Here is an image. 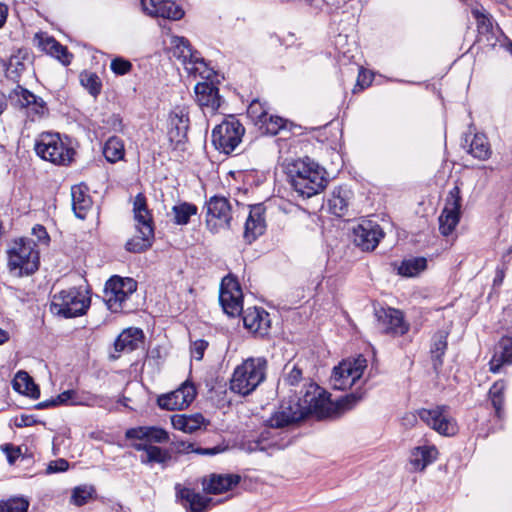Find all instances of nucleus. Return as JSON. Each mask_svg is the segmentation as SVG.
<instances>
[{"mask_svg":"<svg viewBox=\"0 0 512 512\" xmlns=\"http://www.w3.org/2000/svg\"><path fill=\"white\" fill-rule=\"evenodd\" d=\"M426 268V259L419 257L404 260L398 268L400 275L413 277L419 274Z\"/></svg>","mask_w":512,"mask_h":512,"instance_id":"43","label":"nucleus"},{"mask_svg":"<svg viewBox=\"0 0 512 512\" xmlns=\"http://www.w3.org/2000/svg\"><path fill=\"white\" fill-rule=\"evenodd\" d=\"M376 317L380 329L386 334L401 336L409 329V325L404 320V316L400 310L382 308L376 312Z\"/></svg>","mask_w":512,"mask_h":512,"instance_id":"18","label":"nucleus"},{"mask_svg":"<svg viewBox=\"0 0 512 512\" xmlns=\"http://www.w3.org/2000/svg\"><path fill=\"white\" fill-rule=\"evenodd\" d=\"M124 154V143L119 137L113 136L106 141L103 147V155L108 162L115 163L122 160Z\"/></svg>","mask_w":512,"mask_h":512,"instance_id":"36","label":"nucleus"},{"mask_svg":"<svg viewBox=\"0 0 512 512\" xmlns=\"http://www.w3.org/2000/svg\"><path fill=\"white\" fill-rule=\"evenodd\" d=\"M503 279H504V272H503V270H498L497 274H496V277L494 279V283L495 284H501Z\"/></svg>","mask_w":512,"mask_h":512,"instance_id":"61","label":"nucleus"},{"mask_svg":"<svg viewBox=\"0 0 512 512\" xmlns=\"http://www.w3.org/2000/svg\"><path fill=\"white\" fill-rule=\"evenodd\" d=\"M462 197L459 186L455 185L445 200V206L439 216V229L444 236L450 235L458 225L461 216Z\"/></svg>","mask_w":512,"mask_h":512,"instance_id":"15","label":"nucleus"},{"mask_svg":"<svg viewBox=\"0 0 512 512\" xmlns=\"http://www.w3.org/2000/svg\"><path fill=\"white\" fill-rule=\"evenodd\" d=\"M416 419H417V416L413 413H409L407 415H405V417L403 418V421H404V424L405 425H413L415 422H416Z\"/></svg>","mask_w":512,"mask_h":512,"instance_id":"59","label":"nucleus"},{"mask_svg":"<svg viewBox=\"0 0 512 512\" xmlns=\"http://www.w3.org/2000/svg\"><path fill=\"white\" fill-rule=\"evenodd\" d=\"M196 389L192 383L184 382L178 389L158 397L160 408L173 411L187 408L195 399Z\"/></svg>","mask_w":512,"mask_h":512,"instance_id":"16","label":"nucleus"},{"mask_svg":"<svg viewBox=\"0 0 512 512\" xmlns=\"http://www.w3.org/2000/svg\"><path fill=\"white\" fill-rule=\"evenodd\" d=\"M125 437L130 441L132 448L143 452L140 456L141 463L165 465L171 460L169 450L153 445L168 442L169 435L166 430L156 426H139L128 429Z\"/></svg>","mask_w":512,"mask_h":512,"instance_id":"3","label":"nucleus"},{"mask_svg":"<svg viewBox=\"0 0 512 512\" xmlns=\"http://www.w3.org/2000/svg\"><path fill=\"white\" fill-rule=\"evenodd\" d=\"M267 360L250 357L238 365L230 380V389L240 395L252 393L266 378Z\"/></svg>","mask_w":512,"mask_h":512,"instance_id":"5","label":"nucleus"},{"mask_svg":"<svg viewBox=\"0 0 512 512\" xmlns=\"http://www.w3.org/2000/svg\"><path fill=\"white\" fill-rule=\"evenodd\" d=\"M13 388L15 391L30 396L32 398L39 397V389L33 382L32 378L25 371H18L13 379Z\"/></svg>","mask_w":512,"mask_h":512,"instance_id":"34","label":"nucleus"},{"mask_svg":"<svg viewBox=\"0 0 512 512\" xmlns=\"http://www.w3.org/2000/svg\"><path fill=\"white\" fill-rule=\"evenodd\" d=\"M276 446L277 443L271 438V432L269 430L263 431L256 439L247 440L242 444L243 449L248 453L267 451Z\"/></svg>","mask_w":512,"mask_h":512,"instance_id":"35","label":"nucleus"},{"mask_svg":"<svg viewBox=\"0 0 512 512\" xmlns=\"http://www.w3.org/2000/svg\"><path fill=\"white\" fill-rule=\"evenodd\" d=\"M417 416L431 429L443 436L451 437L457 434L458 424L446 405H438L430 409H419Z\"/></svg>","mask_w":512,"mask_h":512,"instance_id":"14","label":"nucleus"},{"mask_svg":"<svg viewBox=\"0 0 512 512\" xmlns=\"http://www.w3.org/2000/svg\"><path fill=\"white\" fill-rule=\"evenodd\" d=\"M90 306L88 292L81 288H68L53 295L50 303L52 314L63 318H75L86 313Z\"/></svg>","mask_w":512,"mask_h":512,"instance_id":"8","label":"nucleus"},{"mask_svg":"<svg viewBox=\"0 0 512 512\" xmlns=\"http://www.w3.org/2000/svg\"><path fill=\"white\" fill-rule=\"evenodd\" d=\"M171 424L173 428L184 433H194L202 427H206L208 421L205 420L202 414L195 413L191 415L175 414L171 416Z\"/></svg>","mask_w":512,"mask_h":512,"instance_id":"28","label":"nucleus"},{"mask_svg":"<svg viewBox=\"0 0 512 512\" xmlns=\"http://www.w3.org/2000/svg\"><path fill=\"white\" fill-rule=\"evenodd\" d=\"M132 68V63L120 56L113 58L110 63L111 71L117 76H123L130 73Z\"/></svg>","mask_w":512,"mask_h":512,"instance_id":"49","label":"nucleus"},{"mask_svg":"<svg viewBox=\"0 0 512 512\" xmlns=\"http://www.w3.org/2000/svg\"><path fill=\"white\" fill-rule=\"evenodd\" d=\"M170 49L174 57L179 59L185 66L197 52L193 50L189 40L182 36H172L170 39Z\"/></svg>","mask_w":512,"mask_h":512,"instance_id":"32","label":"nucleus"},{"mask_svg":"<svg viewBox=\"0 0 512 512\" xmlns=\"http://www.w3.org/2000/svg\"><path fill=\"white\" fill-rule=\"evenodd\" d=\"M28 507V500L22 497H15L0 502V512H27Z\"/></svg>","mask_w":512,"mask_h":512,"instance_id":"46","label":"nucleus"},{"mask_svg":"<svg viewBox=\"0 0 512 512\" xmlns=\"http://www.w3.org/2000/svg\"><path fill=\"white\" fill-rule=\"evenodd\" d=\"M364 392L357 390L332 401L329 394L314 382L305 384L302 399L284 400L268 420L270 428H284L304 420L313 414L319 419L335 418L352 409L364 397Z\"/></svg>","mask_w":512,"mask_h":512,"instance_id":"1","label":"nucleus"},{"mask_svg":"<svg viewBox=\"0 0 512 512\" xmlns=\"http://www.w3.org/2000/svg\"><path fill=\"white\" fill-rule=\"evenodd\" d=\"M137 234L126 243L129 252L141 253L151 247L154 238L152 216L142 193L136 195L133 203Z\"/></svg>","mask_w":512,"mask_h":512,"instance_id":"7","label":"nucleus"},{"mask_svg":"<svg viewBox=\"0 0 512 512\" xmlns=\"http://www.w3.org/2000/svg\"><path fill=\"white\" fill-rule=\"evenodd\" d=\"M266 224L263 217V209L261 206H255L250 209L249 216L245 222L244 237L248 242L254 241L265 231Z\"/></svg>","mask_w":512,"mask_h":512,"instance_id":"27","label":"nucleus"},{"mask_svg":"<svg viewBox=\"0 0 512 512\" xmlns=\"http://www.w3.org/2000/svg\"><path fill=\"white\" fill-rule=\"evenodd\" d=\"M101 398L95 394L85 391L66 390L56 398L38 404L39 408H46L61 404L80 405L93 407L100 405Z\"/></svg>","mask_w":512,"mask_h":512,"instance_id":"21","label":"nucleus"},{"mask_svg":"<svg viewBox=\"0 0 512 512\" xmlns=\"http://www.w3.org/2000/svg\"><path fill=\"white\" fill-rule=\"evenodd\" d=\"M32 234L37 238L38 242L47 245L50 241V237L46 231V228L42 225H36L32 229Z\"/></svg>","mask_w":512,"mask_h":512,"instance_id":"54","label":"nucleus"},{"mask_svg":"<svg viewBox=\"0 0 512 512\" xmlns=\"http://www.w3.org/2000/svg\"><path fill=\"white\" fill-rule=\"evenodd\" d=\"M505 48L506 50L512 55V42L511 41H508L506 44H505Z\"/></svg>","mask_w":512,"mask_h":512,"instance_id":"63","label":"nucleus"},{"mask_svg":"<svg viewBox=\"0 0 512 512\" xmlns=\"http://www.w3.org/2000/svg\"><path fill=\"white\" fill-rule=\"evenodd\" d=\"M245 128L234 116H229L212 131V143L225 154L232 153L241 143Z\"/></svg>","mask_w":512,"mask_h":512,"instance_id":"12","label":"nucleus"},{"mask_svg":"<svg viewBox=\"0 0 512 512\" xmlns=\"http://www.w3.org/2000/svg\"><path fill=\"white\" fill-rule=\"evenodd\" d=\"M36 154L55 165H68L73 161L74 149L65 142L59 133L44 132L35 143Z\"/></svg>","mask_w":512,"mask_h":512,"instance_id":"9","label":"nucleus"},{"mask_svg":"<svg viewBox=\"0 0 512 512\" xmlns=\"http://www.w3.org/2000/svg\"><path fill=\"white\" fill-rule=\"evenodd\" d=\"M9 333L6 330L0 328V345L4 344L9 340Z\"/></svg>","mask_w":512,"mask_h":512,"instance_id":"60","label":"nucleus"},{"mask_svg":"<svg viewBox=\"0 0 512 512\" xmlns=\"http://www.w3.org/2000/svg\"><path fill=\"white\" fill-rule=\"evenodd\" d=\"M143 11L152 17L177 21L183 18V8L173 0H140Z\"/></svg>","mask_w":512,"mask_h":512,"instance_id":"20","label":"nucleus"},{"mask_svg":"<svg viewBox=\"0 0 512 512\" xmlns=\"http://www.w3.org/2000/svg\"><path fill=\"white\" fill-rule=\"evenodd\" d=\"M198 208L196 205L188 202H181L172 207L173 222L176 225H187L191 216L196 215Z\"/></svg>","mask_w":512,"mask_h":512,"instance_id":"37","label":"nucleus"},{"mask_svg":"<svg viewBox=\"0 0 512 512\" xmlns=\"http://www.w3.org/2000/svg\"><path fill=\"white\" fill-rule=\"evenodd\" d=\"M329 205L335 215L342 216L347 209L348 203L345 196H342L339 191L338 194L333 193L332 198L329 200Z\"/></svg>","mask_w":512,"mask_h":512,"instance_id":"51","label":"nucleus"},{"mask_svg":"<svg viewBox=\"0 0 512 512\" xmlns=\"http://www.w3.org/2000/svg\"><path fill=\"white\" fill-rule=\"evenodd\" d=\"M8 9L7 6L0 3V28L4 25L7 18Z\"/></svg>","mask_w":512,"mask_h":512,"instance_id":"58","label":"nucleus"},{"mask_svg":"<svg viewBox=\"0 0 512 512\" xmlns=\"http://www.w3.org/2000/svg\"><path fill=\"white\" fill-rule=\"evenodd\" d=\"M469 153L479 160H486L489 158L491 149L484 134L474 135L470 144Z\"/></svg>","mask_w":512,"mask_h":512,"instance_id":"40","label":"nucleus"},{"mask_svg":"<svg viewBox=\"0 0 512 512\" xmlns=\"http://www.w3.org/2000/svg\"><path fill=\"white\" fill-rule=\"evenodd\" d=\"M33 423L31 416L22 415L20 418H16L15 425L18 427L30 426Z\"/></svg>","mask_w":512,"mask_h":512,"instance_id":"57","label":"nucleus"},{"mask_svg":"<svg viewBox=\"0 0 512 512\" xmlns=\"http://www.w3.org/2000/svg\"><path fill=\"white\" fill-rule=\"evenodd\" d=\"M383 236L384 232L380 225L371 220H362L353 229L354 243L366 251L374 250Z\"/></svg>","mask_w":512,"mask_h":512,"instance_id":"17","label":"nucleus"},{"mask_svg":"<svg viewBox=\"0 0 512 512\" xmlns=\"http://www.w3.org/2000/svg\"><path fill=\"white\" fill-rule=\"evenodd\" d=\"M8 268L14 276L29 275L38 270L39 251L32 239L15 240L7 251Z\"/></svg>","mask_w":512,"mask_h":512,"instance_id":"6","label":"nucleus"},{"mask_svg":"<svg viewBox=\"0 0 512 512\" xmlns=\"http://www.w3.org/2000/svg\"><path fill=\"white\" fill-rule=\"evenodd\" d=\"M208 342L203 339H198L192 342L190 347L191 357L197 361L203 359L204 352L208 348Z\"/></svg>","mask_w":512,"mask_h":512,"instance_id":"52","label":"nucleus"},{"mask_svg":"<svg viewBox=\"0 0 512 512\" xmlns=\"http://www.w3.org/2000/svg\"><path fill=\"white\" fill-rule=\"evenodd\" d=\"M286 124V119L269 113L258 129L264 134L276 135Z\"/></svg>","mask_w":512,"mask_h":512,"instance_id":"44","label":"nucleus"},{"mask_svg":"<svg viewBox=\"0 0 512 512\" xmlns=\"http://www.w3.org/2000/svg\"><path fill=\"white\" fill-rule=\"evenodd\" d=\"M174 447L176 451L179 453H188L190 451H193V445L191 443H186L184 441L175 442Z\"/></svg>","mask_w":512,"mask_h":512,"instance_id":"56","label":"nucleus"},{"mask_svg":"<svg viewBox=\"0 0 512 512\" xmlns=\"http://www.w3.org/2000/svg\"><path fill=\"white\" fill-rule=\"evenodd\" d=\"M34 43L44 52L58 59L63 65H69L72 60L67 48L61 45L47 33H36L33 39Z\"/></svg>","mask_w":512,"mask_h":512,"instance_id":"23","label":"nucleus"},{"mask_svg":"<svg viewBox=\"0 0 512 512\" xmlns=\"http://www.w3.org/2000/svg\"><path fill=\"white\" fill-rule=\"evenodd\" d=\"M472 15L476 20L477 28L480 33H488L492 30L493 23L490 15L478 8L472 10Z\"/></svg>","mask_w":512,"mask_h":512,"instance_id":"48","label":"nucleus"},{"mask_svg":"<svg viewBox=\"0 0 512 512\" xmlns=\"http://www.w3.org/2000/svg\"><path fill=\"white\" fill-rule=\"evenodd\" d=\"M438 455L435 446H419L411 451L410 464L415 471H423L429 464L433 463Z\"/></svg>","mask_w":512,"mask_h":512,"instance_id":"31","label":"nucleus"},{"mask_svg":"<svg viewBox=\"0 0 512 512\" xmlns=\"http://www.w3.org/2000/svg\"><path fill=\"white\" fill-rule=\"evenodd\" d=\"M176 497L180 500L182 506L190 512H206L211 499L207 498L194 490L184 487L181 484L175 486Z\"/></svg>","mask_w":512,"mask_h":512,"instance_id":"24","label":"nucleus"},{"mask_svg":"<svg viewBox=\"0 0 512 512\" xmlns=\"http://www.w3.org/2000/svg\"><path fill=\"white\" fill-rule=\"evenodd\" d=\"M1 450L7 457V460L10 464H14L15 461L21 455V449L18 446H14L13 444H4L1 446Z\"/></svg>","mask_w":512,"mask_h":512,"instance_id":"53","label":"nucleus"},{"mask_svg":"<svg viewBox=\"0 0 512 512\" xmlns=\"http://www.w3.org/2000/svg\"><path fill=\"white\" fill-rule=\"evenodd\" d=\"M143 332L138 328H128L124 330L115 341V350L117 352H132L142 343Z\"/></svg>","mask_w":512,"mask_h":512,"instance_id":"30","label":"nucleus"},{"mask_svg":"<svg viewBox=\"0 0 512 512\" xmlns=\"http://www.w3.org/2000/svg\"><path fill=\"white\" fill-rule=\"evenodd\" d=\"M197 453H201V454H212L214 453L213 451H210V450H202V449H199V450H196Z\"/></svg>","mask_w":512,"mask_h":512,"instance_id":"64","label":"nucleus"},{"mask_svg":"<svg viewBox=\"0 0 512 512\" xmlns=\"http://www.w3.org/2000/svg\"><path fill=\"white\" fill-rule=\"evenodd\" d=\"M72 208L79 219H85L88 211L92 207V200L81 186H74L71 189Z\"/></svg>","mask_w":512,"mask_h":512,"instance_id":"33","label":"nucleus"},{"mask_svg":"<svg viewBox=\"0 0 512 512\" xmlns=\"http://www.w3.org/2000/svg\"><path fill=\"white\" fill-rule=\"evenodd\" d=\"M505 388L506 385L503 381H497L489 390V396L498 418H501L503 415Z\"/></svg>","mask_w":512,"mask_h":512,"instance_id":"42","label":"nucleus"},{"mask_svg":"<svg viewBox=\"0 0 512 512\" xmlns=\"http://www.w3.org/2000/svg\"><path fill=\"white\" fill-rule=\"evenodd\" d=\"M219 301L228 316L235 317L243 313L244 326L250 332L260 336L268 333L271 325L268 312L260 307H249L243 311V293L234 277L228 275L222 279Z\"/></svg>","mask_w":512,"mask_h":512,"instance_id":"2","label":"nucleus"},{"mask_svg":"<svg viewBox=\"0 0 512 512\" xmlns=\"http://www.w3.org/2000/svg\"><path fill=\"white\" fill-rule=\"evenodd\" d=\"M240 481V476L234 474H212L208 479H203V490L210 494L224 493L235 487Z\"/></svg>","mask_w":512,"mask_h":512,"instance_id":"26","label":"nucleus"},{"mask_svg":"<svg viewBox=\"0 0 512 512\" xmlns=\"http://www.w3.org/2000/svg\"><path fill=\"white\" fill-rule=\"evenodd\" d=\"M446 349L447 335L444 332H440L434 336V340L431 346V356L435 368L442 365V357L445 354Z\"/></svg>","mask_w":512,"mask_h":512,"instance_id":"41","label":"nucleus"},{"mask_svg":"<svg viewBox=\"0 0 512 512\" xmlns=\"http://www.w3.org/2000/svg\"><path fill=\"white\" fill-rule=\"evenodd\" d=\"M6 107V98L5 95L0 92V114L4 111Z\"/></svg>","mask_w":512,"mask_h":512,"instance_id":"62","label":"nucleus"},{"mask_svg":"<svg viewBox=\"0 0 512 512\" xmlns=\"http://www.w3.org/2000/svg\"><path fill=\"white\" fill-rule=\"evenodd\" d=\"M236 210L223 196H213L206 202V227L212 233H219L231 227Z\"/></svg>","mask_w":512,"mask_h":512,"instance_id":"11","label":"nucleus"},{"mask_svg":"<svg viewBox=\"0 0 512 512\" xmlns=\"http://www.w3.org/2000/svg\"><path fill=\"white\" fill-rule=\"evenodd\" d=\"M189 126L188 115L183 109H175L168 119V137L171 142L181 144L187 136Z\"/></svg>","mask_w":512,"mask_h":512,"instance_id":"25","label":"nucleus"},{"mask_svg":"<svg viewBox=\"0 0 512 512\" xmlns=\"http://www.w3.org/2000/svg\"><path fill=\"white\" fill-rule=\"evenodd\" d=\"M10 98L22 108L27 109V113L34 120L36 117L41 118L48 113L46 102L30 92L29 90L17 86L10 94Z\"/></svg>","mask_w":512,"mask_h":512,"instance_id":"19","label":"nucleus"},{"mask_svg":"<svg viewBox=\"0 0 512 512\" xmlns=\"http://www.w3.org/2000/svg\"><path fill=\"white\" fill-rule=\"evenodd\" d=\"M269 114V106L267 102L254 99L247 109V116L251 119L253 124L260 127Z\"/></svg>","mask_w":512,"mask_h":512,"instance_id":"39","label":"nucleus"},{"mask_svg":"<svg viewBox=\"0 0 512 512\" xmlns=\"http://www.w3.org/2000/svg\"><path fill=\"white\" fill-rule=\"evenodd\" d=\"M80 81L89 93L96 97L101 91V81L95 73L85 72L80 75Z\"/></svg>","mask_w":512,"mask_h":512,"instance_id":"47","label":"nucleus"},{"mask_svg":"<svg viewBox=\"0 0 512 512\" xmlns=\"http://www.w3.org/2000/svg\"><path fill=\"white\" fill-rule=\"evenodd\" d=\"M68 462L64 459H58L54 462H51L47 468V471L49 473H54V472H63V471H66L68 469Z\"/></svg>","mask_w":512,"mask_h":512,"instance_id":"55","label":"nucleus"},{"mask_svg":"<svg viewBox=\"0 0 512 512\" xmlns=\"http://www.w3.org/2000/svg\"><path fill=\"white\" fill-rule=\"evenodd\" d=\"M92 492L93 489L88 486L76 487L73 490L71 501L77 506H82L92 497Z\"/></svg>","mask_w":512,"mask_h":512,"instance_id":"50","label":"nucleus"},{"mask_svg":"<svg viewBox=\"0 0 512 512\" xmlns=\"http://www.w3.org/2000/svg\"><path fill=\"white\" fill-rule=\"evenodd\" d=\"M512 363V337H503L495 346L490 360V371L497 373L505 364Z\"/></svg>","mask_w":512,"mask_h":512,"instance_id":"29","label":"nucleus"},{"mask_svg":"<svg viewBox=\"0 0 512 512\" xmlns=\"http://www.w3.org/2000/svg\"><path fill=\"white\" fill-rule=\"evenodd\" d=\"M184 68L190 75L199 76L203 79H208L212 75V70L198 52L194 54Z\"/></svg>","mask_w":512,"mask_h":512,"instance_id":"38","label":"nucleus"},{"mask_svg":"<svg viewBox=\"0 0 512 512\" xmlns=\"http://www.w3.org/2000/svg\"><path fill=\"white\" fill-rule=\"evenodd\" d=\"M367 367V360L359 355L353 359H346L333 369L330 381L334 389L346 390L353 385L361 383V378Z\"/></svg>","mask_w":512,"mask_h":512,"instance_id":"13","label":"nucleus"},{"mask_svg":"<svg viewBox=\"0 0 512 512\" xmlns=\"http://www.w3.org/2000/svg\"><path fill=\"white\" fill-rule=\"evenodd\" d=\"M288 177L294 191L303 198L321 193L328 184L326 170L309 157L290 163Z\"/></svg>","mask_w":512,"mask_h":512,"instance_id":"4","label":"nucleus"},{"mask_svg":"<svg viewBox=\"0 0 512 512\" xmlns=\"http://www.w3.org/2000/svg\"><path fill=\"white\" fill-rule=\"evenodd\" d=\"M137 289V282L132 278L111 277L105 284L104 301L113 313L130 310L128 301Z\"/></svg>","mask_w":512,"mask_h":512,"instance_id":"10","label":"nucleus"},{"mask_svg":"<svg viewBox=\"0 0 512 512\" xmlns=\"http://www.w3.org/2000/svg\"><path fill=\"white\" fill-rule=\"evenodd\" d=\"M302 379V368L298 363H287L285 365L283 380L287 385L297 386Z\"/></svg>","mask_w":512,"mask_h":512,"instance_id":"45","label":"nucleus"},{"mask_svg":"<svg viewBox=\"0 0 512 512\" xmlns=\"http://www.w3.org/2000/svg\"><path fill=\"white\" fill-rule=\"evenodd\" d=\"M196 102L205 115H214L221 106L219 90L212 83L200 82L195 86Z\"/></svg>","mask_w":512,"mask_h":512,"instance_id":"22","label":"nucleus"}]
</instances>
